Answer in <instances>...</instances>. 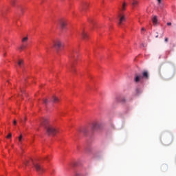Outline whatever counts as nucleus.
I'll list each match as a JSON object with an SVG mask.
<instances>
[{
  "instance_id": "nucleus-8",
  "label": "nucleus",
  "mask_w": 176,
  "mask_h": 176,
  "mask_svg": "<svg viewBox=\"0 0 176 176\" xmlns=\"http://www.w3.org/2000/svg\"><path fill=\"white\" fill-rule=\"evenodd\" d=\"M68 68L69 71L72 72V74H75V72H76V69H75V66L74 65V64L71 63L70 67Z\"/></svg>"
},
{
  "instance_id": "nucleus-14",
  "label": "nucleus",
  "mask_w": 176,
  "mask_h": 176,
  "mask_svg": "<svg viewBox=\"0 0 176 176\" xmlns=\"http://www.w3.org/2000/svg\"><path fill=\"white\" fill-rule=\"evenodd\" d=\"M23 64L24 63H23V60H19L18 65H19V68H23Z\"/></svg>"
},
{
  "instance_id": "nucleus-15",
  "label": "nucleus",
  "mask_w": 176,
  "mask_h": 176,
  "mask_svg": "<svg viewBox=\"0 0 176 176\" xmlns=\"http://www.w3.org/2000/svg\"><path fill=\"white\" fill-rule=\"evenodd\" d=\"M126 6H127V5L126 4V3H122V8H121V10H122V11L126 10Z\"/></svg>"
},
{
  "instance_id": "nucleus-9",
  "label": "nucleus",
  "mask_w": 176,
  "mask_h": 176,
  "mask_svg": "<svg viewBox=\"0 0 176 176\" xmlns=\"http://www.w3.org/2000/svg\"><path fill=\"white\" fill-rule=\"evenodd\" d=\"M52 101L54 104H57V102H58V101H60V99H58V98L57 96H52Z\"/></svg>"
},
{
  "instance_id": "nucleus-1",
  "label": "nucleus",
  "mask_w": 176,
  "mask_h": 176,
  "mask_svg": "<svg viewBox=\"0 0 176 176\" xmlns=\"http://www.w3.org/2000/svg\"><path fill=\"white\" fill-rule=\"evenodd\" d=\"M41 125L46 129L47 134L48 135H54L58 133V129L50 124L49 120L46 118H42L41 120Z\"/></svg>"
},
{
  "instance_id": "nucleus-20",
  "label": "nucleus",
  "mask_w": 176,
  "mask_h": 176,
  "mask_svg": "<svg viewBox=\"0 0 176 176\" xmlns=\"http://www.w3.org/2000/svg\"><path fill=\"white\" fill-rule=\"evenodd\" d=\"M43 102H44V104H45V105H46V104H47V102H49V101L47 100V99H44V100H43Z\"/></svg>"
},
{
  "instance_id": "nucleus-11",
  "label": "nucleus",
  "mask_w": 176,
  "mask_h": 176,
  "mask_svg": "<svg viewBox=\"0 0 176 176\" xmlns=\"http://www.w3.org/2000/svg\"><path fill=\"white\" fill-rule=\"evenodd\" d=\"M81 36H82V38L85 39V40H86V39H87V38H89V36H87V34H86L85 32V31H82Z\"/></svg>"
},
{
  "instance_id": "nucleus-13",
  "label": "nucleus",
  "mask_w": 176,
  "mask_h": 176,
  "mask_svg": "<svg viewBox=\"0 0 176 176\" xmlns=\"http://www.w3.org/2000/svg\"><path fill=\"white\" fill-rule=\"evenodd\" d=\"M137 5H138V1H137V0H133L132 6H133L134 8H135V6H137Z\"/></svg>"
},
{
  "instance_id": "nucleus-26",
  "label": "nucleus",
  "mask_w": 176,
  "mask_h": 176,
  "mask_svg": "<svg viewBox=\"0 0 176 176\" xmlns=\"http://www.w3.org/2000/svg\"><path fill=\"white\" fill-rule=\"evenodd\" d=\"M165 42H168V38H165Z\"/></svg>"
},
{
  "instance_id": "nucleus-17",
  "label": "nucleus",
  "mask_w": 176,
  "mask_h": 176,
  "mask_svg": "<svg viewBox=\"0 0 176 176\" xmlns=\"http://www.w3.org/2000/svg\"><path fill=\"white\" fill-rule=\"evenodd\" d=\"M18 139L20 144H21L23 142V135H20Z\"/></svg>"
},
{
  "instance_id": "nucleus-3",
  "label": "nucleus",
  "mask_w": 176,
  "mask_h": 176,
  "mask_svg": "<svg viewBox=\"0 0 176 176\" xmlns=\"http://www.w3.org/2000/svg\"><path fill=\"white\" fill-rule=\"evenodd\" d=\"M141 79H149V73L148 72V71H144L142 72V76L140 74L135 75L134 82H135V83H138L139 82H140Z\"/></svg>"
},
{
  "instance_id": "nucleus-27",
  "label": "nucleus",
  "mask_w": 176,
  "mask_h": 176,
  "mask_svg": "<svg viewBox=\"0 0 176 176\" xmlns=\"http://www.w3.org/2000/svg\"><path fill=\"white\" fill-rule=\"evenodd\" d=\"M155 38H159V33L157 32V35L155 36Z\"/></svg>"
},
{
  "instance_id": "nucleus-4",
  "label": "nucleus",
  "mask_w": 176,
  "mask_h": 176,
  "mask_svg": "<svg viewBox=\"0 0 176 176\" xmlns=\"http://www.w3.org/2000/svg\"><path fill=\"white\" fill-rule=\"evenodd\" d=\"M63 46V43L60 40H55L53 41V47L56 49L57 51L59 50L60 47Z\"/></svg>"
},
{
  "instance_id": "nucleus-16",
  "label": "nucleus",
  "mask_w": 176,
  "mask_h": 176,
  "mask_svg": "<svg viewBox=\"0 0 176 176\" xmlns=\"http://www.w3.org/2000/svg\"><path fill=\"white\" fill-rule=\"evenodd\" d=\"M97 127H98V125L97 124V123H94L92 124V129L93 130H96V129H97Z\"/></svg>"
},
{
  "instance_id": "nucleus-22",
  "label": "nucleus",
  "mask_w": 176,
  "mask_h": 176,
  "mask_svg": "<svg viewBox=\"0 0 176 176\" xmlns=\"http://www.w3.org/2000/svg\"><path fill=\"white\" fill-rule=\"evenodd\" d=\"M45 160L49 162V160H50V157H45Z\"/></svg>"
},
{
  "instance_id": "nucleus-7",
  "label": "nucleus",
  "mask_w": 176,
  "mask_h": 176,
  "mask_svg": "<svg viewBox=\"0 0 176 176\" xmlns=\"http://www.w3.org/2000/svg\"><path fill=\"white\" fill-rule=\"evenodd\" d=\"M59 25L62 28V30H64L65 28V26L67 25V21L64 19H61L59 21Z\"/></svg>"
},
{
  "instance_id": "nucleus-6",
  "label": "nucleus",
  "mask_w": 176,
  "mask_h": 176,
  "mask_svg": "<svg viewBox=\"0 0 176 176\" xmlns=\"http://www.w3.org/2000/svg\"><path fill=\"white\" fill-rule=\"evenodd\" d=\"M118 25H122L124 21H126V17L124 15H122V14H119L118 16Z\"/></svg>"
},
{
  "instance_id": "nucleus-31",
  "label": "nucleus",
  "mask_w": 176,
  "mask_h": 176,
  "mask_svg": "<svg viewBox=\"0 0 176 176\" xmlns=\"http://www.w3.org/2000/svg\"><path fill=\"white\" fill-rule=\"evenodd\" d=\"M171 144V143H168L167 145H170Z\"/></svg>"
},
{
  "instance_id": "nucleus-21",
  "label": "nucleus",
  "mask_w": 176,
  "mask_h": 176,
  "mask_svg": "<svg viewBox=\"0 0 176 176\" xmlns=\"http://www.w3.org/2000/svg\"><path fill=\"white\" fill-rule=\"evenodd\" d=\"M6 138H12V133H9V134L7 135Z\"/></svg>"
},
{
  "instance_id": "nucleus-30",
  "label": "nucleus",
  "mask_w": 176,
  "mask_h": 176,
  "mask_svg": "<svg viewBox=\"0 0 176 176\" xmlns=\"http://www.w3.org/2000/svg\"><path fill=\"white\" fill-rule=\"evenodd\" d=\"M142 31H145V28H142Z\"/></svg>"
},
{
  "instance_id": "nucleus-2",
  "label": "nucleus",
  "mask_w": 176,
  "mask_h": 176,
  "mask_svg": "<svg viewBox=\"0 0 176 176\" xmlns=\"http://www.w3.org/2000/svg\"><path fill=\"white\" fill-rule=\"evenodd\" d=\"M23 164L25 166H30V164H33L36 171H37L38 174H42V173H43V168H42L39 164H34L32 159L25 160V161L23 162Z\"/></svg>"
},
{
  "instance_id": "nucleus-28",
  "label": "nucleus",
  "mask_w": 176,
  "mask_h": 176,
  "mask_svg": "<svg viewBox=\"0 0 176 176\" xmlns=\"http://www.w3.org/2000/svg\"><path fill=\"white\" fill-rule=\"evenodd\" d=\"M167 25H171V23L170 22H168L167 23Z\"/></svg>"
},
{
  "instance_id": "nucleus-25",
  "label": "nucleus",
  "mask_w": 176,
  "mask_h": 176,
  "mask_svg": "<svg viewBox=\"0 0 176 176\" xmlns=\"http://www.w3.org/2000/svg\"><path fill=\"white\" fill-rule=\"evenodd\" d=\"M159 4L162 3V0H157Z\"/></svg>"
},
{
  "instance_id": "nucleus-12",
  "label": "nucleus",
  "mask_w": 176,
  "mask_h": 176,
  "mask_svg": "<svg viewBox=\"0 0 176 176\" xmlns=\"http://www.w3.org/2000/svg\"><path fill=\"white\" fill-rule=\"evenodd\" d=\"M152 21H153V25H157V16H154Z\"/></svg>"
},
{
  "instance_id": "nucleus-18",
  "label": "nucleus",
  "mask_w": 176,
  "mask_h": 176,
  "mask_svg": "<svg viewBox=\"0 0 176 176\" xmlns=\"http://www.w3.org/2000/svg\"><path fill=\"white\" fill-rule=\"evenodd\" d=\"M27 41H28V37H25L22 38V42H27Z\"/></svg>"
},
{
  "instance_id": "nucleus-23",
  "label": "nucleus",
  "mask_w": 176,
  "mask_h": 176,
  "mask_svg": "<svg viewBox=\"0 0 176 176\" xmlns=\"http://www.w3.org/2000/svg\"><path fill=\"white\" fill-rule=\"evenodd\" d=\"M13 124H14V126H16V124H17V121L14 120V122H13Z\"/></svg>"
},
{
  "instance_id": "nucleus-24",
  "label": "nucleus",
  "mask_w": 176,
  "mask_h": 176,
  "mask_svg": "<svg viewBox=\"0 0 176 176\" xmlns=\"http://www.w3.org/2000/svg\"><path fill=\"white\" fill-rule=\"evenodd\" d=\"M25 47H26V46H24V45H22V46L21 47V50L25 49Z\"/></svg>"
},
{
  "instance_id": "nucleus-10",
  "label": "nucleus",
  "mask_w": 176,
  "mask_h": 176,
  "mask_svg": "<svg viewBox=\"0 0 176 176\" xmlns=\"http://www.w3.org/2000/svg\"><path fill=\"white\" fill-rule=\"evenodd\" d=\"M89 8V3H85L82 6V12H85V10Z\"/></svg>"
},
{
  "instance_id": "nucleus-29",
  "label": "nucleus",
  "mask_w": 176,
  "mask_h": 176,
  "mask_svg": "<svg viewBox=\"0 0 176 176\" xmlns=\"http://www.w3.org/2000/svg\"><path fill=\"white\" fill-rule=\"evenodd\" d=\"M12 5H14V0L12 1Z\"/></svg>"
},
{
  "instance_id": "nucleus-19",
  "label": "nucleus",
  "mask_w": 176,
  "mask_h": 176,
  "mask_svg": "<svg viewBox=\"0 0 176 176\" xmlns=\"http://www.w3.org/2000/svg\"><path fill=\"white\" fill-rule=\"evenodd\" d=\"M140 93H142V91H140V89H137V91H136V94H140Z\"/></svg>"
},
{
  "instance_id": "nucleus-5",
  "label": "nucleus",
  "mask_w": 176,
  "mask_h": 176,
  "mask_svg": "<svg viewBox=\"0 0 176 176\" xmlns=\"http://www.w3.org/2000/svg\"><path fill=\"white\" fill-rule=\"evenodd\" d=\"M78 58V52L76 51H72L69 54L70 63H72L74 60H76Z\"/></svg>"
}]
</instances>
